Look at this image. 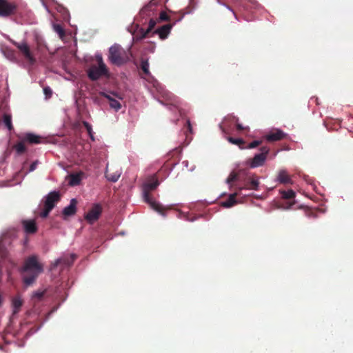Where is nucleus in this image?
I'll list each match as a JSON object with an SVG mask.
<instances>
[{
	"instance_id": "25",
	"label": "nucleus",
	"mask_w": 353,
	"mask_h": 353,
	"mask_svg": "<svg viewBox=\"0 0 353 353\" xmlns=\"http://www.w3.org/2000/svg\"><path fill=\"white\" fill-rule=\"evenodd\" d=\"M41 137L32 133H28L26 134L24 141L30 143L38 144L41 143Z\"/></svg>"
},
{
	"instance_id": "44",
	"label": "nucleus",
	"mask_w": 353,
	"mask_h": 353,
	"mask_svg": "<svg viewBox=\"0 0 353 353\" xmlns=\"http://www.w3.org/2000/svg\"><path fill=\"white\" fill-rule=\"evenodd\" d=\"M3 297L1 296V294H0V307H1L2 304H3Z\"/></svg>"
},
{
	"instance_id": "42",
	"label": "nucleus",
	"mask_w": 353,
	"mask_h": 353,
	"mask_svg": "<svg viewBox=\"0 0 353 353\" xmlns=\"http://www.w3.org/2000/svg\"><path fill=\"white\" fill-rule=\"evenodd\" d=\"M236 128L237 130H239V131L243 130L244 129L243 125L240 123H236Z\"/></svg>"
},
{
	"instance_id": "24",
	"label": "nucleus",
	"mask_w": 353,
	"mask_h": 353,
	"mask_svg": "<svg viewBox=\"0 0 353 353\" xmlns=\"http://www.w3.org/2000/svg\"><path fill=\"white\" fill-rule=\"evenodd\" d=\"M159 185V181L154 176L150 179V181L145 183L143 185V190L151 192L155 190Z\"/></svg>"
},
{
	"instance_id": "38",
	"label": "nucleus",
	"mask_w": 353,
	"mask_h": 353,
	"mask_svg": "<svg viewBox=\"0 0 353 353\" xmlns=\"http://www.w3.org/2000/svg\"><path fill=\"white\" fill-rule=\"evenodd\" d=\"M45 294V291H38L33 294L32 297L41 300Z\"/></svg>"
},
{
	"instance_id": "22",
	"label": "nucleus",
	"mask_w": 353,
	"mask_h": 353,
	"mask_svg": "<svg viewBox=\"0 0 353 353\" xmlns=\"http://www.w3.org/2000/svg\"><path fill=\"white\" fill-rule=\"evenodd\" d=\"M83 175V172H82L71 174L69 176V184L72 186H76L79 185L82 180Z\"/></svg>"
},
{
	"instance_id": "14",
	"label": "nucleus",
	"mask_w": 353,
	"mask_h": 353,
	"mask_svg": "<svg viewBox=\"0 0 353 353\" xmlns=\"http://www.w3.org/2000/svg\"><path fill=\"white\" fill-rule=\"evenodd\" d=\"M287 134L282 130L276 129L270 132L265 136L267 141L270 142L277 141L283 139Z\"/></svg>"
},
{
	"instance_id": "20",
	"label": "nucleus",
	"mask_w": 353,
	"mask_h": 353,
	"mask_svg": "<svg viewBox=\"0 0 353 353\" xmlns=\"http://www.w3.org/2000/svg\"><path fill=\"white\" fill-rule=\"evenodd\" d=\"M277 181L282 184L292 183V179L285 170H281L279 172Z\"/></svg>"
},
{
	"instance_id": "43",
	"label": "nucleus",
	"mask_w": 353,
	"mask_h": 353,
	"mask_svg": "<svg viewBox=\"0 0 353 353\" xmlns=\"http://www.w3.org/2000/svg\"><path fill=\"white\" fill-rule=\"evenodd\" d=\"M294 204V203H288V205L286 207H285L284 208L285 209H289L291 208V206Z\"/></svg>"
},
{
	"instance_id": "18",
	"label": "nucleus",
	"mask_w": 353,
	"mask_h": 353,
	"mask_svg": "<svg viewBox=\"0 0 353 353\" xmlns=\"http://www.w3.org/2000/svg\"><path fill=\"white\" fill-rule=\"evenodd\" d=\"M77 203V200L75 199H72L70 201V205L63 208V215L65 217H67V216H70L75 214L76 211H77V208H76Z\"/></svg>"
},
{
	"instance_id": "35",
	"label": "nucleus",
	"mask_w": 353,
	"mask_h": 353,
	"mask_svg": "<svg viewBox=\"0 0 353 353\" xmlns=\"http://www.w3.org/2000/svg\"><path fill=\"white\" fill-rule=\"evenodd\" d=\"M262 143V141L255 140L248 145L245 144V148L252 149L259 146Z\"/></svg>"
},
{
	"instance_id": "19",
	"label": "nucleus",
	"mask_w": 353,
	"mask_h": 353,
	"mask_svg": "<svg viewBox=\"0 0 353 353\" xmlns=\"http://www.w3.org/2000/svg\"><path fill=\"white\" fill-rule=\"evenodd\" d=\"M236 191L234 193L230 194L229 195V197L226 201L221 202V205L222 207L228 208L236 204L237 201L236 199V197L239 195V193L241 191H239L237 189H236Z\"/></svg>"
},
{
	"instance_id": "41",
	"label": "nucleus",
	"mask_w": 353,
	"mask_h": 353,
	"mask_svg": "<svg viewBox=\"0 0 353 353\" xmlns=\"http://www.w3.org/2000/svg\"><path fill=\"white\" fill-rule=\"evenodd\" d=\"M37 161L32 162L30 166L29 171L30 172L34 171L37 168Z\"/></svg>"
},
{
	"instance_id": "12",
	"label": "nucleus",
	"mask_w": 353,
	"mask_h": 353,
	"mask_svg": "<svg viewBox=\"0 0 353 353\" xmlns=\"http://www.w3.org/2000/svg\"><path fill=\"white\" fill-rule=\"evenodd\" d=\"M77 257V256L75 254H71L70 256L58 259L52 265V269L56 268L59 265H62L63 268L70 267L73 264Z\"/></svg>"
},
{
	"instance_id": "17",
	"label": "nucleus",
	"mask_w": 353,
	"mask_h": 353,
	"mask_svg": "<svg viewBox=\"0 0 353 353\" xmlns=\"http://www.w3.org/2000/svg\"><path fill=\"white\" fill-rule=\"evenodd\" d=\"M160 92L162 95V97L164 98L168 101V103H169L171 105H174L175 107H178L180 101L176 97L173 95L170 92H168L167 90H164L163 89H162V91H160Z\"/></svg>"
},
{
	"instance_id": "47",
	"label": "nucleus",
	"mask_w": 353,
	"mask_h": 353,
	"mask_svg": "<svg viewBox=\"0 0 353 353\" xmlns=\"http://www.w3.org/2000/svg\"><path fill=\"white\" fill-rule=\"evenodd\" d=\"M188 123L189 127L190 128V121H188Z\"/></svg>"
},
{
	"instance_id": "39",
	"label": "nucleus",
	"mask_w": 353,
	"mask_h": 353,
	"mask_svg": "<svg viewBox=\"0 0 353 353\" xmlns=\"http://www.w3.org/2000/svg\"><path fill=\"white\" fill-rule=\"evenodd\" d=\"M43 93L46 98H50L52 96V91L50 87L47 86L43 88Z\"/></svg>"
},
{
	"instance_id": "45",
	"label": "nucleus",
	"mask_w": 353,
	"mask_h": 353,
	"mask_svg": "<svg viewBox=\"0 0 353 353\" xmlns=\"http://www.w3.org/2000/svg\"><path fill=\"white\" fill-rule=\"evenodd\" d=\"M90 138H91L92 140H94V137H93V134H92V133H91V135H90Z\"/></svg>"
},
{
	"instance_id": "23",
	"label": "nucleus",
	"mask_w": 353,
	"mask_h": 353,
	"mask_svg": "<svg viewBox=\"0 0 353 353\" xmlns=\"http://www.w3.org/2000/svg\"><path fill=\"white\" fill-rule=\"evenodd\" d=\"M183 16H181L178 19H176L174 17L170 16L166 12L162 11L159 14V17L158 19L159 21H169L170 23H172L174 22V21H179L182 19Z\"/></svg>"
},
{
	"instance_id": "6",
	"label": "nucleus",
	"mask_w": 353,
	"mask_h": 353,
	"mask_svg": "<svg viewBox=\"0 0 353 353\" xmlns=\"http://www.w3.org/2000/svg\"><path fill=\"white\" fill-rule=\"evenodd\" d=\"M12 43L23 54L24 58L30 63L34 64L36 62V59L32 54L30 46L27 42L23 41L22 42H17L14 41H12Z\"/></svg>"
},
{
	"instance_id": "13",
	"label": "nucleus",
	"mask_w": 353,
	"mask_h": 353,
	"mask_svg": "<svg viewBox=\"0 0 353 353\" xmlns=\"http://www.w3.org/2000/svg\"><path fill=\"white\" fill-rule=\"evenodd\" d=\"M21 225L25 233L27 234H35L38 230V227L34 220L23 219L21 221Z\"/></svg>"
},
{
	"instance_id": "5",
	"label": "nucleus",
	"mask_w": 353,
	"mask_h": 353,
	"mask_svg": "<svg viewBox=\"0 0 353 353\" xmlns=\"http://www.w3.org/2000/svg\"><path fill=\"white\" fill-rule=\"evenodd\" d=\"M259 185V179L254 175H250L245 170V174L243 178L242 183L236 187L239 191L242 190H257Z\"/></svg>"
},
{
	"instance_id": "4",
	"label": "nucleus",
	"mask_w": 353,
	"mask_h": 353,
	"mask_svg": "<svg viewBox=\"0 0 353 353\" xmlns=\"http://www.w3.org/2000/svg\"><path fill=\"white\" fill-rule=\"evenodd\" d=\"M18 10L16 3L9 0H0V17L9 18L15 15Z\"/></svg>"
},
{
	"instance_id": "34",
	"label": "nucleus",
	"mask_w": 353,
	"mask_h": 353,
	"mask_svg": "<svg viewBox=\"0 0 353 353\" xmlns=\"http://www.w3.org/2000/svg\"><path fill=\"white\" fill-rule=\"evenodd\" d=\"M14 148L19 154L24 153L26 150V148L23 142H19L16 143Z\"/></svg>"
},
{
	"instance_id": "37",
	"label": "nucleus",
	"mask_w": 353,
	"mask_h": 353,
	"mask_svg": "<svg viewBox=\"0 0 353 353\" xmlns=\"http://www.w3.org/2000/svg\"><path fill=\"white\" fill-rule=\"evenodd\" d=\"M51 210H52V209H50L49 208L44 206L43 210L40 213L41 217L46 218L48 216V214H49V213L50 212Z\"/></svg>"
},
{
	"instance_id": "30",
	"label": "nucleus",
	"mask_w": 353,
	"mask_h": 353,
	"mask_svg": "<svg viewBox=\"0 0 353 353\" xmlns=\"http://www.w3.org/2000/svg\"><path fill=\"white\" fill-rule=\"evenodd\" d=\"M157 5V1L155 0H151L147 5H145L141 9V13L143 14H148V12L152 11V8Z\"/></svg>"
},
{
	"instance_id": "3",
	"label": "nucleus",
	"mask_w": 353,
	"mask_h": 353,
	"mask_svg": "<svg viewBox=\"0 0 353 353\" xmlns=\"http://www.w3.org/2000/svg\"><path fill=\"white\" fill-rule=\"evenodd\" d=\"M98 65H93L88 70V76L92 81H97L103 76L108 74V70L103 63L101 56L97 57Z\"/></svg>"
},
{
	"instance_id": "46",
	"label": "nucleus",
	"mask_w": 353,
	"mask_h": 353,
	"mask_svg": "<svg viewBox=\"0 0 353 353\" xmlns=\"http://www.w3.org/2000/svg\"><path fill=\"white\" fill-rule=\"evenodd\" d=\"M113 94H114L115 97H119L118 94H114V93H113Z\"/></svg>"
},
{
	"instance_id": "32",
	"label": "nucleus",
	"mask_w": 353,
	"mask_h": 353,
	"mask_svg": "<svg viewBox=\"0 0 353 353\" xmlns=\"http://www.w3.org/2000/svg\"><path fill=\"white\" fill-rule=\"evenodd\" d=\"M281 196L284 199H291L295 197L296 193L292 190L281 191Z\"/></svg>"
},
{
	"instance_id": "9",
	"label": "nucleus",
	"mask_w": 353,
	"mask_h": 353,
	"mask_svg": "<svg viewBox=\"0 0 353 353\" xmlns=\"http://www.w3.org/2000/svg\"><path fill=\"white\" fill-rule=\"evenodd\" d=\"M261 153L256 154L251 160L250 163V167L251 168H256L261 166L266 158L267 155L269 152V148L267 147H261Z\"/></svg>"
},
{
	"instance_id": "7",
	"label": "nucleus",
	"mask_w": 353,
	"mask_h": 353,
	"mask_svg": "<svg viewBox=\"0 0 353 353\" xmlns=\"http://www.w3.org/2000/svg\"><path fill=\"white\" fill-rule=\"evenodd\" d=\"M143 194L145 202L148 203L154 210H155L162 216H165L166 214L167 208L163 207L161 204L155 202L152 199V197L150 194V192L146 191L143 189Z\"/></svg>"
},
{
	"instance_id": "40",
	"label": "nucleus",
	"mask_w": 353,
	"mask_h": 353,
	"mask_svg": "<svg viewBox=\"0 0 353 353\" xmlns=\"http://www.w3.org/2000/svg\"><path fill=\"white\" fill-rule=\"evenodd\" d=\"M83 124L84 127L85 128L89 135H91V133H92V129L91 125L89 123H88L87 121H83Z\"/></svg>"
},
{
	"instance_id": "16",
	"label": "nucleus",
	"mask_w": 353,
	"mask_h": 353,
	"mask_svg": "<svg viewBox=\"0 0 353 353\" xmlns=\"http://www.w3.org/2000/svg\"><path fill=\"white\" fill-rule=\"evenodd\" d=\"M23 304V300L20 295H17L12 299V315L18 314Z\"/></svg>"
},
{
	"instance_id": "31",
	"label": "nucleus",
	"mask_w": 353,
	"mask_h": 353,
	"mask_svg": "<svg viewBox=\"0 0 353 353\" xmlns=\"http://www.w3.org/2000/svg\"><path fill=\"white\" fill-rule=\"evenodd\" d=\"M141 69L142 70L143 72L145 75H150V71H149V62L148 59H142L141 61V65H140Z\"/></svg>"
},
{
	"instance_id": "33",
	"label": "nucleus",
	"mask_w": 353,
	"mask_h": 353,
	"mask_svg": "<svg viewBox=\"0 0 353 353\" xmlns=\"http://www.w3.org/2000/svg\"><path fill=\"white\" fill-rule=\"evenodd\" d=\"M53 29L56 32L61 39L63 38L65 35V30L61 24H54Z\"/></svg>"
},
{
	"instance_id": "2",
	"label": "nucleus",
	"mask_w": 353,
	"mask_h": 353,
	"mask_svg": "<svg viewBox=\"0 0 353 353\" xmlns=\"http://www.w3.org/2000/svg\"><path fill=\"white\" fill-rule=\"evenodd\" d=\"M108 59L116 65H121L128 60L126 52L119 45H114L110 48Z\"/></svg>"
},
{
	"instance_id": "15",
	"label": "nucleus",
	"mask_w": 353,
	"mask_h": 353,
	"mask_svg": "<svg viewBox=\"0 0 353 353\" xmlns=\"http://www.w3.org/2000/svg\"><path fill=\"white\" fill-rule=\"evenodd\" d=\"M176 21H174L172 23H168L165 25L162 26L161 27L157 29L154 33L157 34L159 36V38L161 39H165L168 37V34L170 32V30L173 26L175 24Z\"/></svg>"
},
{
	"instance_id": "1",
	"label": "nucleus",
	"mask_w": 353,
	"mask_h": 353,
	"mask_svg": "<svg viewBox=\"0 0 353 353\" xmlns=\"http://www.w3.org/2000/svg\"><path fill=\"white\" fill-rule=\"evenodd\" d=\"M43 270V265L39 263L37 256L32 255L27 258L23 268V271L26 273L23 279L24 283L27 285H32Z\"/></svg>"
},
{
	"instance_id": "27",
	"label": "nucleus",
	"mask_w": 353,
	"mask_h": 353,
	"mask_svg": "<svg viewBox=\"0 0 353 353\" xmlns=\"http://www.w3.org/2000/svg\"><path fill=\"white\" fill-rule=\"evenodd\" d=\"M3 121L5 126L9 131H12L14 129L12 122V116L10 114H4L3 116Z\"/></svg>"
},
{
	"instance_id": "28",
	"label": "nucleus",
	"mask_w": 353,
	"mask_h": 353,
	"mask_svg": "<svg viewBox=\"0 0 353 353\" xmlns=\"http://www.w3.org/2000/svg\"><path fill=\"white\" fill-rule=\"evenodd\" d=\"M228 140L230 143L238 145L239 148L245 149V141L243 139L228 137Z\"/></svg>"
},
{
	"instance_id": "48",
	"label": "nucleus",
	"mask_w": 353,
	"mask_h": 353,
	"mask_svg": "<svg viewBox=\"0 0 353 353\" xmlns=\"http://www.w3.org/2000/svg\"><path fill=\"white\" fill-rule=\"evenodd\" d=\"M41 1H42L43 4L45 5L44 1L43 0H41Z\"/></svg>"
},
{
	"instance_id": "29",
	"label": "nucleus",
	"mask_w": 353,
	"mask_h": 353,
	"mask_svg": "<svg viewBox=\"0 0 353 353\" xmlns=\"http://www.w3.org/2000/svg\"><path fill=\"white\" fill-rule=\"evenodd\" d=\"M120 173H110L108 170V168H106V170L105 172V176L106 179L112 182H116L118 181L119 178L120 177Z\"/></svg>"
},
{
	"instance_id": "8",
	"label": "nucleus",
	"mask_w": 353,
	"mask_h": 353,
	"mask_svg": "<svg viewBox=\"0 0 353 353\" xmlns=\"http://www.w3.org/2000/svg\"><path fill=\"white\" fill-rule=\"evenodd\" d=\"M102 212V208L99 204H94L92 208L85 214V219L90 224L97 221Z\"/></svg>"
},
{
	"instance_id": "26",
	"label": "nucleus",
	"mask_w": 353,
	"mask_h": 353,
	"mask_svg": "<svg viewBox=\"0 0 353 353\" xmlns=\"http://www.w3.org/2000/svg\"><path fill=\"white\" fill-rule=\"evenodd\" d=\"M148 34L149 32H147V30H145L143 28H140L134 34L133 40L135 41H140L147 37Z\"/></svg>"
},
{
	"instance_id": "36",
	"label": "nucleus",
	"mask_w": 353,
	"mask_h": 353,
	"mask_svg": "<svg viewBox=\"0 0 353 353\" xmlns=\"http://www.w3.org/2000/svg\"><path fill=\"white\" fill-rule=\"evenodd\" d=\"M156 24H157V20H155L154 19H150V20L149 21V23H148V28L146 30L147 32H148L150 33L154 29Z\"/></svg>"
},
{
	"instance_id": "11",
	"label": "nucleus",
	"mask_w": 353,
	"mask_h": 353,
	"mask_svg": "<svg viewBox=\"0 0 353 353\" xmlns=\"http://www.w3.org/2000/svg\"><path fill=\"white\" fill-rule=\"evenodd\" d=\"M61 199V194L59 191H52L47 194L44 201V206L53 209Z\"/></svg>"
},
{
	"instance_id": "21",
	"label": "nucleus",
	"mask_w": 353,
	"mask_h": 353,
	"mask_svg": "<svg viewBox=\"0 0 353 353\" xmlns=\"http://www.w3.org/2000/svg\"><path fill=\"white\" fill-rule=\"evenodd\" d=\"M100 94L106 98L107 99H108L110 102V106L112 108L114 109L116 111H118L119 110L121 109V105L119 101L113 99L110 95L105 92H101Z\"/></svg>"
},
{
	"instance_id": "10",
	"label": "nucleus",
	"mask_w": 353,
	"mask_h": 353,
	"mask_svg": "<svg viewBox=\"0 0 353 353\" xmlns=\"http://www.w3.org/2000/svg\"><path fill=\"white\" fill-rule=\"evenodd\" d=\"M245 174V170L240 169L237 172L232 171L229 174L228 177L226 179V183L230 185V188L231 189L233 186V183L239 182V185L242 183L243 178Z\"/></svg>"
}]
</instances>
